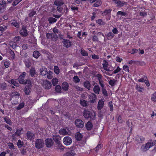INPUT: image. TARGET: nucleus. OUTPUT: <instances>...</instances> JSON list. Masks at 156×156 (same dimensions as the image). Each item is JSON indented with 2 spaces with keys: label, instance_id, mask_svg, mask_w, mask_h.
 I'll list each match as a JSON object with an SVG mask.
<instances>
[{
  "label": "nucleus",
  "instance_id": "1",
  "mask_svg": "<svg viewBox=\"0 0 156 156\" xmlns=\"http://www.w3.org/2000/svg\"><path fill=\"white\" fill-rule=\"evenodd\" d=\"M83 115L85 119H89L91 121L95 118V113L94 111L90 110L86 108L83 109Z\"/></svg>",
  "mask_w": 156,
  "mask_h": 156
},
{
  "label": "nucleus",
  "instance_id": "2",
  "mask_svg": "<svg viewBox=\"0 0 156 156\" xmlns=\"http://www.w3.org/2000/svg\"><path fill=\"white\" fill-rule=\"evenodd\" d=\"M44 146V141L41 139H37L35 143V147L38 149L42 148Z\"/></svg>",
  "mask_w": 156,
  "mask_h": 156
},
{
  "label": "nucleus",
  "instance_id": "3",
  "mask_svg": "<svg viewBox=\"0 0 156 156\" xmlns=\"http://www.w3.org/2000/svg\"><path fill=\"white\" fill-rule=\"evenodd\" d=\"M75 124L76 127L78 128H82L84 126L83 122L80 119H76Z\"/></svg>",
  "mask_w": 156,
  "mask_h": 156
},
{
  "label": "nucleus",
  "instance_id": "4",
  "mask_svg": "<svg viewBox=\"0 0 156 156\" xmlns=\"http://www.w3.org/2000/svg\"><path fill=\"white\" fill-rule=\"evenodd\" d=\"M115 3L117 5L116 7L118 8L122 7L124 5H126L127 3L124 1H121L119 0H113Z\"/></svg>",
  "mask_w": 156,
  "mask_h": 156
},
{
  "label": "nucleus",
  "instance_id": "5",
  "mask_svg": "<svg viewBox=\"0 0 156 156\" xmlns=\"http://www.w3.org/2000/svg\"><path fill=\"white\" fill-rule=\"evenodd\" d=\"M63 142L64 144L66 145H70L72 142L71 138L69 136L65 137L63 140Z\"/></svg>",
  "mask_w": 156,
  "mask_h": 156
},
{
  "label": "nucleus",
  "instance_id": "6",
  "mask_svg": "<svg viewBox=\"0 0 156 156\" xmlns=\"http://www.w3.org/2000/svg\"><path fill=\"white\" fill-rule=\"evenodd\" d=\"M20 33L21 36L23 37H26L27 36L28 33L27 29L26 26L24 25L22 26V28L20 31Z\"/></svg>",
  "mask_w": 156,
  "mask_h": 156
},
{
  "label": "nucleus",
  "instance_id": "7",
  "mask_svg": "<svg viewBox=\"0 0 156 156\" xmlns=\"http://www.w3.org/2000/svg\"><path fill=\"white\" fill-rule=\"evenodd\" d=\"M26 73L25 72H23L19 76L18 80L19 83L20 84L25 83L24 79L25 78L26 75Z\"/></svg>",
  "mask_w": 156,
  "mask_h": 156
},
{
  "label": "nucleus",
  "instance_id": "8",
  "mask_svg": "<svg viewBox=\"0 0 156 156\" xmlns=\"http://www.w3.org/2000/svg\"><path fill=\"white\" fill-rule=\"evenodd\" d=\"M62 43L63 44V46L66 48L70 47L72 45V42L66 39H63Z\"/></svg>",
  "mask_w": 156,
  "mask_h": 156
},
{
  "label": "nucleus",
  "instance_id": "9",
  "mask_svg": "<svg viewBox=\"0 0 156 156\" xmlns=\"http://www.w3.org/2000/svg\"><path fill=\"white\" fill-rule=\"evenodd\" d=\"M54 142L51 138H47L45 140V144L46 147H51L53 145Z\"/></svg>",
  "mask_w": 156,
  "mask_h": 156
},
{
  "label": "nucleus",
  "instance_id": "10",
  "mask_svg": "<svg viewBox=\"0 0 156 156\" xmlns=\"http://www.w3.org/2000/svg\"><path fill=\"white\" fill-rule=\"evenodd\" d=\"M43 86L45 89L48 90L51 88V84L49 81H44L43 82Z\"/></svg>",
  "mask_w": 156,
  "mask_h": 156
},
{
  "label": "nucleus",
  "instance_id": "11",
  "mask_svg": "<svg viewBox=\"0 0 156 156\" xmlns=\"http://www.w3.org/2000/svg\"><path fill=\"white\" fill-rule=\"evenodd\" d=\"M104 101L103 99L100 100L98 102L97 106V109L98 110H101L104 107Z\"/></svg>",
  "mask_w": 156,
  "mask_h": 156
},
{
  "label": "nucleus",
  "instance_id": "12",
  "mask_svg": "<svg viewBox=\"0 0 156 156\" xmlns=\"http://www.w3.org/2000/svg\"><path fill=\"white\" fill-rule=\"evenodd\" d=\"M7 27L6 23H3L0 24V36L2 34L3 32L7 29Z\"/></svg>",
  "mask_w": 156,
  "mask_h": 156
},
{
  "label": "nucleus",
  "instance_id": "13",
  "mask_svg": "<svg viewBox=\"0 0 156 156\" xmlns=\"http://www.w3.org/2000/svg\"><path fill=\"white\" fill-rule=\"evenodd\" d=\"M154 143L153 142H147L144 147V148L143 149V151L144 152L148 150L149 148L152 147Z\"/></svg>",
  "mask_w": 156,
  "mask_h": 156
},
{
  "label": "nucleus",
  "instance_id": "14",
  "mask_svg": "<svg viewBox=\"0 0 156 156\" xmlns=\"http://www.w3.org/2000/svg\"><path fill=\"white\" fill-rule=\"evenodd\" d=\"M64 3L63 0H55L54 4L56 6H61Z\"/></svg>",
  "mask_w": 156,
  "mask_h": 156
},
{
  "label": "nucleus",
  "instance_id": "15",
  "mask_svg": "<svg viewBox=\"0 0 156 156\" xmlns=\"http://www.w3.org/2000/svg\"><path fill=\"white\" fill-rule=\"evenodd\" d=\"M40 73L42 76H45L48 73L47 70L46 68L42 67L40 69Z\"/></svg>",
  "mask_w": 156,
  "mask_h": 156
},
{
  "label": "nucleus",
  "instance_id": "16",
  "mask_svg": "<svg viewBox=\"0 0 156 156\" xmlns=\"http://www.w3.org/2000/svg\"><path fill=\"white\" fill-rule=\"evenodd\" d=\"M85 127L87 130L90 131L92 129L93 125L90 121H88L86 124Z\"/></svg>",
  "mask_w": 156,
  "mask_h": 156
},
{
  "label": "nucleus",
  "instance_id": "17",
  "mask_svg": "<svg viewBox=\"0 0 156 156\" xmlns=\"http://www.w3.org/2000/svg\"><path fill=\"white\" fill-rule=\"evenodd\" d=\"M52 138L53 140H54L56 144L61 142V141H60L61 138L59 135H53Z\"/></svg>",
  "mask_w": 156,
  "mask_h": 156
},
{
  "label": "nucleus",
  "instance_id": "18",
  "mask_svg": "<svg viewBox=\"0 0 156 156\" xmlns=\"http://www.w3.org/2000/svg\"><path fill=\"white\" fill-rule=\"evenodd\" d=\"M136 140L139 143H143L145 140L144 138L140 136H136Z\"/></svg>",
  "mask_w": 156,
  "mask_h": 156
},
{
  "label": "nucleus",
  "instance_id": "19",
  "mask_svg": "<svg viewBox=\"0 0 156 156\" xmlns=\"http://www.w3.org/2000/svg\"><path fill=\"white\" fill-rule=\"evenodd\" d=\"M26 136L27 139L31 140L34 136V135L31 132L28 131L26 133Z\"/></svg>",
  "mask_w": 156,
  "mask_h": 156
},
{
  "label": "nucleus",
  "instance_id": "20",
  "mask_svg": "<svg viewBox=\"0 0 156 156\" xmlns=\"http://www.w3.org/2000/svg\"><path fill=\"white\" fill-rule=\"evenodd\" d=\"M62 89L65 91H67L69 89V84L67 82H64L62 83Z\"/></svg>",
  "mask_w": 156,
  "mask_h": 156
},
{
  "label": "nucleus",
  "instance_id": "21",
  "mask_svg": "<svg viewBox=\"0 0 156 156\" xmlns=\"http://www.w3.org/2000/svg\"><path fill=\"white\" fill-rule=\"evenodd\" d=\"M96 77L98 78V80L100 85L103 83L104 82L103 80H102L103 76L101 74L98 73L96 75Z\"/></svg>",
  "mask_w": 156,
  "mask_h": 156
},
{
  "label": "nucleus",
  "instance_id": "22",
  "mask_svg": "<svg viewBox=\"0 0 156 156\" xmlns=\"http://www.w3.org/2000/svg\"><path fill=\"white\" fill-rule=\"evenodd\" d=\"M75 154V151L74 150H71L65 154L64 156H74Z\"/></svg>",
  "mask_w": 156,
  "mask_h": 156
},
{
  "label": "nucleus",
  "instance_id": "23",
  "mask_svg": "<svg viewBox=\"0 0 156 156\" xmlns=\"http://www.w3.org/2000/svg\"><path fill=\"white\" fill-rule=\"evenodd\" d=\"M75 137L77 140L80 141L82 139L83 136L79 132H78L76 133Z\"/></svg>",
  "mask_w": 156,
  "mask_h": 156
},
{
  "label": "nucleus",
  "instance_id": "24",
  "mask_svg": "<svg viewBox=\"0 0 156 156\" xmlns=\"http://www.w3.org/2000/svg\"><path fill=\"white\" fill-rule=\"evenodd\" d=\"M70 7L71 10L74 13H76L78 11L79 8L78 7L71 5Z\"/></svg>",
  "mask_w": 156,
  "mask_h": 156
},
{
  "label": "nucleus",
  "instance_id": "25",
  "mask_svg": "<svg viewBox=\"0 0 156 156\" xmlns=\"http://www.w3.org/2000/svg\"><path fill=\"white\" fill-rule=\"evenodd\" d=\"M84 86L88 90H90L91 85L89 81L86 80L84 81L83 83Z\"/></svg>",
  "mask_w": 156,
  "mask_h": 156
},
{
  "label": "nucleus",
  "instance_id": "26",
  "mask_svg": "<svg viewBox=\"0 0 156 156\" xmlns=\"http://www.w3.org/2000/svg\"><path fill=\"white\" fill-rule=\"evenodd\" d=\"M100 89L99 85H95L93 89V91L94 92L97 94H98L99 93Z\"/></svg>",
  "mask_w": 156,
  "mask_h": 156
},
{
  "label": "nucleus",
  "instance_id": "27",
  "mask_svg": "<svg viewBox=\"0 0 156 156\" xmlns=\"http://www.w3.org/2000/svg\"><path fill=\"white\" fill-rule=\"evenodd\" d=\"M30 87L29 85L25 87L24 88V92L26 94L28 95L30 92Z\"/></svg>",
  "mask_w": 156,
  "mask_h": 156
},
{
  "label": "nucleus",
  "instance_id": "28",
  "mask_svg": "<svg viewBox=\"0 0 156 156\" xmlns=\"http://www.w3.org/2000/svg\"><path fill=\"white\" fill-rule=\"evenodd\" d=\"M80 103L81 105L83 107H87L88 106V104L85 100L81 99L80 101Z\"/></svg>",
  "mask_w": 156,
  "mask_h": 156
},
{
  "label": "nucleus",
  "instance_id": "29",
  "mask_svg": "<svg viewBox=\"0 0 156 156\" xmlns=\"http://www.w3.org/2000/svg\"><path fill=\"white\" fill-rule=\"evenodd\" d=\"M30 76L31 77H34L36 73V71L34 68L32 67L29 71Z\"/></svg>",
  "mask_w": 156,
  "mask_h": 156
},
{
  "label": "nucleus",
  "instance_id": "30",
  "mask_svg": "<svg viewBox=\"0 0 156 156\" xmlns=\"http://www.w3.org/2000/svg\"><path fill=\"white\" fill-rule=\"evenodd\" d=\"M7 86V84L5 83H0V90H6Z\"/></svg>",
  "mask_w": 156,
  "mask_h": 156
},
{
  "label": "nucleus",
  "instance_id": "31",
  "mask_svg": "<svg viewBox=\"0 0 156 156\" xmlns=\"http://www.w3.org/2000/svg\"><path fill=\"white\" fill-rule=\"evenodd\" d=\"M11 24L16 28H19L20 27V23L15 20H12Z\"/></svg>",
  "mask_w": 156,
  "mask_h": 156
},
{
  "label": "nucleus",
  "instance_id": "32",
  "mask_svg": "<svg viewBox=\"0 0 156 156\" xmlns=\"http://www.w3.org/2000/svg\"><path fill=\"white\" fill-rule=\"evenodd\" d=\"M59 133L60 135H66L68 134V132L65 129H61L59 131Z\"/></svg>",
  "mask_w": 156,
  "mask_h": 156
},
{
  "label": "nucleus",
  "instance_id": "33",
  "mask_svg": "<svg viewBox=\"0 0 156 156\" xmlns=\"http://www.w3.org/2000/svg\"><path fill=\"white\" fill-rule=\"evenodd\" d=\"M9 83L16 87H18L19 86V83L14 79L11 80Z\"/></svg>",
  "mask_w": 156,
  "mask_h": 156
},
{
  "label": "nucleus",
  "instance_id": "34",
  "mask_svg": "<svg viewBox=\"0 0 156 156\" xmlns=\"http://www.w3.org/2000/svg\"><path fill=\"white\" fill-rule=\"evenodd\" d=\"M4 120L5 122L10 126L12 125V122L10 119L7 116H5L4 118Z\"/></svg>",
  "mask_w": 156,
  "mask_h": 156
},
{
  "label": "nucleus",
  "instance_id": "35",
  "mask_svg": "<svg viewBox=\"0 0 156 156\" xmlns=\"http://www.w3.org/2000/svg\"><path fill=\"white\" fill-rule=\"evenodd\" d=\"M57 148L63 151L64 150V147L61 144V142L56 144Z\"/></svg>",
  "mask_w": 156,
  "mask_h": 156
},
{
  "label": "nucleus",
  "instance_id": "36",
  "mask_svg": "<svg viewBox=\"0 0 156 156\" xmlns=\"http://www.w3.org/2000/svg\"><path fill=\"white\" fill-rule=\"evenodd\" d=\"M112 11V9H105L104 12L102 13V14L104 16H106L107 14H109L111 15V12Z\"/></svg>",
  "mask_w": 156,
  "mask_h": 156
},
{
  "label": "nucleus",
  "instance_id": "37",
  "mask_svg": "<svg viewBox=\"0 0 156 156\" xmlns=\"http://www.w3.org/2000/svg\"><path fill=\"white\" fill-rule=\"evenodd\" d=\"M102 4V2L101 0H98L94 4L93 6L94 7H98L100 6Z\"/></svg>",
  "mask_w": 156,
  "mask_h": 156
},
{
  "label": "nucleus",
  "instance_id": "38",
  "mask_svg": "<svg viewBox=\"0 0 156 156\" xmlns=\"http://www.w3.org/2000/svg\"><path fill=\"white\" fill-rule=\"evenodd\" d=\"M48 21H49V23L51 24L56 22L57 21V19L53 17H50L48 18Z\"/></svg>",
  "mask_w": 156,
  "mask_h": 156
},
{
  "label": "nucleus",
  "instance_id": "39",
  "mask_svg": "<svg viewBox=\"0 0 156 156\" xmlns=\"http://www.w3.org/2000/svg\"><path fill=\"white\" fill-rule=\"evenodd\" d=\"M96 23L99 25L103 26L105 25V23L103 22L102 19H99L96 21Z\"/></svg>",
  "mask_w": 156,
  "mask_h": 156
},
{
  "label": "nucleus",
  "instance_id": "40",
  "mask_svg": "<svg viewBox=\"0 0 156 156\" xmlns=\"http://www.w3.org/2000/svg\"><path fill=\"white\" fill-rule=\"evenodd\" d=\"M40 53L39 51H35L33 53V56L34 57L37 58L40 56Z\"/></svg>",
  "mask_w": 156,
  "mask_h": 156
},
{
  "label": "nucleus",
  "instance_id": "41",
  "mask_svg": "<svg viewBox=\"0 0 156 156\" xmlns=\"http://www.w3.org/2000/svg\"><path fill=\"white\" fill-rule=\"evenodd\" d=\"M151 100L154 102H156V91L152 94Z\"/></svg>",
  "mask_w": 156,
  "mask_h": 156
},
{
  "label": "nucleus",
  "instance_id": "42",
  "mask_svg": "<svg viewBox=\"0 0 156 156\" xmlns=\"http://www.w3.org/2000/svg\"><path fill=\"white\" fill-rule=\"evenodd\" d=\"M58 35L55 34H53L52 33V37L51 38V39L53 41H56L58 40Z\"/></svg>",
  "mask_w": 156,
  "mask_h": 156
},
{
  "label": "nucleus",
  "instance_id": "43",
  "mask_svg": "<svg viewBox=\"0 0 156 156\" xmlns=\"http://www.w3.org/2000/svg\"><path fill=\"white\" fill-rule=\"evenodd\" d=\"M9 53L10 54V57L12 59H14L15 58V54L14 51L12 50H9Z\"/></svg>",
  "mask_w": 156,
  "mask_h": 156
},
{
  "label": "nucleus",
  "instance_id": "44",
  "mask_svg": "<svg viewBox=\"0 0 156 156\" xmlns=\"http://www.w3.org/2000/svg\"><path fill=\"white\" fill-rule=\"evenodd\" d=\"M105 63L103 64V67L104 68V69L107 71H109L110 70L109 69L107 68L108 67V63L105 60Z\"/></svg>",
  "mask_w": 156,
  "mask_h": 156
},
{
  "label": "nucleus",
  "instance_id": "45",
  "mask_svg": "<svg viewBox=\"0 0 156 156\" xmlns=\"http://www.w3.org/2000/svg\"><path fill=\"white\" fill-rule=\"evenodd\" d=\"M127 13L121 11H118L117 13V15H121V16H127Z\"/></svg>",
  "mask_w": 156,
  "mask_h": 156
},
{
  "label": "nucleus",
  "instance_id": "46",
  "mask_svg": "<svg viewBox=\"0 0 156 156\" xmlns=\"http://www.w3.org/2000/svg\"><path fill=\"white\" fill-rule=\"evenodd\" d=\"M108 106L110 109L111 112H112L113 111V106L112 105V101H109L108 104Z\"/></svg>",
  "mask_w": 156,
  "mask_h": 156
},
{
  "label": "nucleus",
  "instance_id": "47",
  "mask_svg": "<svg viewBox=\"0 0 156 156\" xmlns=\"http://www.w3.org/2000/svg\"><path fill=\"white\" fill-rule=\"evenodd\" d=\"M9 44L10 46L13 49H15L16 48L17 46L16 44L13 41L9 42Z\"/></svg>",
  "mask_w": 156,
  "mask_h": 156
},
{
  "label": "nucleus",
  "instance_id": "48",
  "mask_svg": "<svg viewBox=\"0 0 156 156\" xmlns=\"http://www.w3.org/2000/svg\"><path fill=\"white\" fill-rule=\"evenodd\" d=\"M8 3L6 2L5 0H2L0 1V5L2 7H5L6 6V4Z\"/></svg>",
  "mask_w": 156,
  "mask_h": 156
},
{
  "label": "nucleus",
  "instance_id": "49",
  "mask_svg": "<svg viewBox=\"0 0 156 156\" xmlns=\"http://www.w3.org/2000/svg\"><path fill=\"white\" fill-rule=\"evenodd\" d=\"M55 90L58 93H60L61 90V87L59 85H57L55 87Z\"/></svg>",
  "mask_w": 156,
  "mask_h": 156
},
{
  "label": "nucleus",
  "instance_id": "50",
  "mask_svg": "<svg viewBox=\"0 0 156 156\" xmlns=\"http://www.w3.org/2000/svg\"><path fill=\"white\" fill-rule=\"evenodd\" d=\"M80 53L83 56H88L87 52L83 49H81L80 50Z\"/></svg>",
  "mask_w": 156,
  "mask_h": 156
},
{
  "label": "nucleus",
  "instance_id": "51",
  "mask_svg": "<svg viewBox=\"0 0 156 156\" xmlns=\"http://www.w3.org/2000/svg\"><path fill=\"white\" fill-rule=\"evenodd\" d=\"M54 72L57 74L59 73V69L58 66H55L54 67Z\"/></svg>",
  "mask_w": 156,
  "mask_h": 156
},
{
  "label": "nucleus",
  "instance_id": "52",
  "mask_svg": "<svg viewBox=\"0 0 156 156\" xmlns=\"http://www.w3.org/2000/svg\"><path fill=\"white\" fill-rule=\"evenodd\" d=\"M74 82L76 83H79L80 81V79L77 76H75L73 78Z\"/></svg>",
  "mask_w": 156,
  "mask_h": 156
},
{
  "label": "nucleus",
  "instance_id": "53",
  "mask_svg": "<svg viewBox=\"0 0 156 156\" xmlns=\"http://www.w3.org/2000/svg\"><path fill=\"white\" fill-rule=\"evenodd\" d=\"M21 39V37L20 36H16L13 39V41L15 43H18L20 41Z\"/></svg>",
  "mask_w": 156,
  "mask_h": 156
},
{
  "label": "nucleus",
  "instance_id": "54",
  "mask_svg": "<svg viewBox=\"0 0 156 156\" xmlns=\"http://www.w3.org/2000/svg\"><path fill=\"white\" fill-rule=\"evenodd\" d=\"M23 145V142L22 141L20 140H19L17 142V145L19 148H21L22 147Z\"/></svg>",
  "mask_w": 156,
  "mask_h": 156
},
{
  "label": "nucleus",
  "instance_id": "55",
  "mask_svg": "<svg viewBox=\"0 0 156 156\" xmlns=\"http://www.w3.org/2000/svg\"><path fill=\"white\" fill-rule=\"evenodd\" d=\"M147 79V77L145 76H144V78H141L138 80V81L140 82H144Z\"/></svg>",
  "mask_w": 156,
  "mask_h": 156
},
{
  "label": "nucleus",
  "instance_id": "56",
  "mask_svg": "<svg viewBox=\"0 0 156 156\" xmlns=\"http://www.w3.org/2000/svg\"><path fill=\"white\" fill-rule=\"evenodd\" d=\"M102 93L104 97H107L108 96V94L106 89L104 88L102 89Z\"/></svg>",
  "mask_w": 156,
  "mask_h": 156
},
{
  "label": "nucleus",
  "instance_id": "57",
  "mask_svg": "<svg viewBox=\"0 0 156 156\" xmlns=\"http://www.w3.org/2000/svg\"><path fill=\"white\" fill-rule=\"evenodd\" d=\"M23 0H14L12 3V5L13 6H15L18 5L20 2Z\"/></svg>",
  "mask_w": 156,
  "mask_h": 156
},
{
  "label": "nucleus",
  "instance_id": "58",
  "mask_svg": "<svg viewBox=\"0 0 156 156\" xmlns=\"http://www.w3.org/2000/svg\"><path fill=\"white\" fill-rule=\"evenodd\" d=\"M58 80L57 79L54 78L52 80V83L54 86H55L58 83Z\"/></svg>",
  "mask_w": 156,
  "mask_h": 156
},
{
  "label": "nucleus",
  "instance_id": "59",
  "mask_svg": "<svg viewBox=\"0 0 156 156\" xmlns=\"http://www.w3.org/2000/svg\"><path fill=\"white\" fill-rule=\"evenodd\" d=\"M106 36L107 37L112 39L114 37V35L112 32H109L107 35H106Z\"/></svg>",
  "mask_w": 156,
  "mask_h": 156
},
{
  "label": "nucleus",
  "instance_id": "60",
  "mask_svg": "<svg viewBox=\"0 0 156 156\" xmlns=\"http://www.w3.org/2000/svg\"><path fill=\"white\" fill-rule=\"evenodd\" d=\"M25 64L26 67L27 68H29L31 66V62L28 60H27L25 61Z\"/></svg>",
  "mask_w": 156,
  "mask_h": 156
},
{
  "label": "nucleus",
  "instance_id": "61",
  "mask_svg": "<svg viewBox=\"0 0 156 156\" xmlns=\"http://www.w3.org/2000/svg\"><path fill=\"white\" fill-rule=\"evenodd\" d=\"M97 99V97L95 94H93V96H92V98L91 100H90V102L92 103H94Z\"/></svg>",
  "mask_w": 156,
  "mask_h": 156
},
{
  "label": "nucleus",
  "instance_id": "62",
  "mask_svg": "<svg viewBox=\"0 0 156 156\" xmlns=\"http://www.w3.org/2000/svg\"><path fill=\"white\" fill-rule=\"evenodd\" d=\"M115 80L113 79V80H110L109 81L108 83L111 86H113L115 85Z\"/></svg>",
  "mask_w": 156,
  "mask_h": 156
},
{
  "label": "nucleus",
  "instance_id": "63",
  "mask_svg": "<svg viewBox=\"0 0 156 156\" xmlns=\"http://www.w3.org/2000/svg\"><path fill=\"white\" fill-rule=\"evenodd\" d=\"M24 106V103H22L20 104L19 105L17 106V107L16 108V110H19L21 108H23Z\"/></svg>",
  "mask_w": 156,
  "mask_h": 156
},
{
  "label": "nucleus",
  "instance_id": "64",
  "mask_svg": "<svg viewBox=\"0 0 156 156\" xmlns=\"http://www.w3.org/2000/svg\"><path fill=\"white\" fill-rule=\"evenodd\" d=\"M123 69L125 72H129V66L126 65H124L123 66Z\"/></svg>",
  "mask_w": 156,
  "mask_h": 156
}]
</instances>
